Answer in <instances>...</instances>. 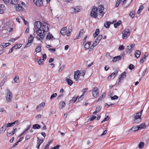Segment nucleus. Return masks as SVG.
I'll use <instances>...</instances> for the list:
<instances>
[{
	"label": "nucleus",
	"instance_id": "1",
	"mask_svg": "<svg viewBox=\"0 0 149 149\" xmlns=\"http://www.w3.org/2000/svg\"><path fill=\"white\" fill-rule=\"evenodd\" d=\"M49 25L47 22H44L42 24L39 21L36 22L33 30L34 31L36 30V38L38 40H43L49 30Z\"/></svg>",
	"mask_w": 149,
	"mask_h": 149
},
{
	"label": "nucleus",
	"instance_id": "2",
	"mask_svg": "<svg viewBox=\"0 0 149 149\" xmlns=\"http://www.w3.org/2000/svg\"><path fill=\"white\" fill-rule=\"evenodd\" d=\"M134 119L133 120V123H134L138 124L141 121V112H138L136 114H134Z\"/></svg>",
	"mask_w": 149,
	"mask_h": 149
},
{
	"label": "nucleus",
	"instance_id": "3",
	"mask_svg": "<svg viewBox=\"0 0 149 149\" xmlns=\"http://www.w3.org/2000/svg\"><path fill=\"white\" fill-rule=\"evenodd\" d=\"M13 94L12 92L8 89L7 90V95L6 96V99L8 102H11L12 100Z\"/></svg>",
	"mask_w": 149,
	"mask_h": 149
},
{
	"label": "nucleus",
	"instance_id": "4",
	"mask_svg": "<svg viewBox=\"0 0 149 149\" xmlns=\"http://www.w3.org/2000/svg\"><path fill=\"white\" fill-rule=\"evenodd\" d=\"M97 10L98 8L97 7H93L91 12V16L95 18H96L97 16Z\"/></svg>",
	"mask_w": 149,
	"mask_h": 149
},
{
	"label": "nucleus",
	"instance_id": "5",
	"mask_svg": "<svg viewBox=\"0 0 149 149\" xmlns=\"http://www.w3.org/2000/svg\"><path fill=\"white\" fill-rule=\"evenodd\" d=\"M123 38V39H126L127 38V37L129 36L130 33V30L128 29H126L122 32Z\"/></svg>",
	"mask_w": 149,
	"mask_h": 149
},
{
	"label": "nucleus",
	"instance_id": "6",
	"mask_svg": "<svg viewBox=\"0 0 149 149\" xmlns=\"http://www.w3.org/2000/svg\"><path fill=\"white\" fill-rule=\"evenodd\" d=\"M92 95L93 97L96 98L99 95V90L97 87L94 88L92 92Z\"/></svg>",
	"mask_w": 149,
	"mask_h": 149
},
{
	"label": "nucleus",
	"instance_id": "7",
	"mask_svg": "<svg viewBox=\"0 0 149 149\" xmlns=\"http://www.w3.org/2000/svg\"><path fill=\"white\" fill-rule=\"evenodd\" d=\"M97 8H98L97 11L99 12V15L102 17L104 14V13L103 12V10L104 9V6L103 5H100Z\"/></svg>",
	"mask_w": 149,
	"mask_h": 149
},
{
	"label": "nucleus",
	"instance_id": "8",
	"mask_svg": "<svg viewBox=\"0 0 149 149\" xmlns=\"http://www.w3.org/2000/svg\"><path fill=\"white\" fill-rule=\"evenodd\" d=\"M80 72L77 70L74 72V79L76 81H78L80 76Z\"/></svg>",
	"mask_w": 149,
	"mask_h": 149
},
{
	"label": "nucleus",
	"instance_id": "9",
	"mask_svg": "<svg viewBox=\"0 0 149 149\" xmlns=\"http://www.w3.org/2000/svg\"><path fill=\"white\" fill-rule=\"evenodd\" d=\"M33 36H32L31 35H30L29 37L28 38V42L26 43V45L29 46H30L31 43H32L33 41Z\"/></svg>",
	"mask_w": 149,
	"mask_h": 149
},
{
	"label": "nucleus",
	"instance_id": "10",
	"mask_svg": "<svg viewBox=\"0 0 149 149\" xmlns=\"http://www.w3.org/2000/svg\"><path fill=\"white\" fill-rule=\"evenodd\" d=\"M42 0H33L34 4L37 6L40 7L43 5Z\"/></svg>",
	"mask_w": 149,
	"mask_h": 149
},
{
	"label": "nucleus",
	"instance_id": "11",
	"mask_svg": "<svg viewBox=\"0 0 149 149\" xmlns=\"http://www.w3.org/2000/svg\"><path fill=\"white\" fill-rule=\"evenodd\" d=\"M15 8L16 10L17 11H22L24 9L23 7H22L20 4L16 5Z\"/></svg>",
	"mask_w": 149,
	"mask_h": 149
},
{
	"label": "nucleus",
	"instance_id": "12",
	"mask_svg": "<svg viewBox=\"0 0 149 149\" xmlns=\"http://www.w3.org/2000/svg\"><path fill=\"white\" fill-rule=\"evenodd\" d=\"M43 142V140L42 139H40L38 137H37V144L36 147L38 148V149H39L41 143H42Z\"/></svg>",
	"mask_w": 149,
	"mask_h": 149
},
{
	"label": "nucleus",
	"instance_id": "13",
	"mask_svg": "<svg viewBox=\"0 0 149 149\" xmlns=\"http://www.w3.org/2000/svg\"><path fill=\"white\" fill-rule=\"evenodd\" d=\"M72 12L73 13H76L79 12L81 9L79 7L77 6L74 8H72Z\"/></svg>",
	"mask_w": 149,
	"mask_h": 149
},
{
	"label": "nucleus",
	"instance_id": "14",
	"mask_svg": "<svg viewBox=\"0 0 149 149\" xmlns=\"http://www.w3.org/2000/svg\"><path fill=\"white\" fill-rule=\"evenodd\" d=\"M118 72V70H116L115 72H113L108 77V79H110L111 78H114L117 75Z\"/></svg>",
	"mask_w": 149,
	"mask_h": 149
},
{
	"label": "nucleus",
	"instance_id": "15",
	"mask_svg": "<svg viewBox=\"0 0 149 149\" xmlns=\"http://www.w3.org/2000/svg\"><path fill=\"white\" fill-rule=\"evenodd\" d=\"M126 75V72H124L122 73L120 75V77L119 78V81L118 83L122 80L123 79V78L125 77Z\"/></svg>",
	"mask_w": 149,
	"mask_h": 149
},
{
	"label": "nucleus",
	"instance_id": "16",
	"mask_svg": "<svg viewBox=\"0 0 149 149\" xmlns=\"http://www.w3.org/2000/svg\"><path fill=\"white\" fill-rule=\"evenodd\" d=\"M67 28L66 27H64L62 28L60 31V33L62 35H65L66 33V30Z\"/></svg>",
	"mask_w": 149,
	"mask_h": 149
},
{
	"label": "nucleus",
	"instance_id": "17",
	"mask_svg": "<svg viewBox=\"0 0 149 149\" xmlns=\"http://www.w3.org/2000/svg\"><path fill=\"white\" fill-rule=\"evenodd\" d=\"M88 89V88H86L84 89H82V92H83V93L82 94V95L79 98L78 101H81L82 100L81 97L82 96H83L84 95L85 93L86 92V91H87Z\"/></svg>",
	"mask_w": 149,
	"mask_h": 149
},
{
	"label": "nucleus",
	"instance_id": "18",
	"mask_svg": "<svg viewBox=\"0 0 149 149\" xmlns=\"http://www.w3.org/2000/svg\"><path fill=\"white\" fill-rule=\"evenodd\" d=\"M65 102L63 101H61L60 102L59 104V108L61 109L65 107Z\"/></svg>",
	"mask_w": 149,
	"mask_h": 149
},
{
	"label": "nucleus",
	"instance_id": "19",
	"mask_svg": "<svg viewBox=\"0 0 149 149\" xmlns=\"http://www.w3.org/2000/svg\"><path fill=\"white\" fill-rule=\"evenodd\" d=\"M121 58V57L120 56H115L113 58L112 61L113 62H115L117 61L120 60Z\"/></svg>",
	"mask_w": 149,
	"mask_h": 149
},
{
	"label": "nucleus",
	"instance_id": "20",
	"mask_svg": "<svg viewBox=\"0 0 149 149\" xmlns=\"http://www.w3.org/2000/svg\"><path fill=\"white\" fill-rule=\"evenodd\" d=\"M6 129V125H4L0 129V134L3 133Z\"/></svg>",
	"mask_w": 149,
	"mask_h": 149
},
{
	"label": "nucleus",
	"instance_id": "21",
	"mask_svg": "<svg viewBox=\"0 0 149 149\" xmlns=\"http://www.w3.org/2000/svg\"><path fill=\"white\" fill-rule=\"evenodd\" d=\"M45 103L44 102H42L37 107L36 109H38L43 108L45 107Z\"/></svg>",
	"mask_w": 149,
	"mask_h": 149
},
{
	"label": "nucleus",
	"instance_id": "22",
	"mask_svg": "<svg viewBox=\"0 0 149 149\" xmlns=\"http://www.w3.org/2000/svg\"><path fill=\"white\" fill-rule=\"evenodd\" d=\"M101 108V107L100 106H97L96 108L95 111L93 113V114L94 115L96 114L97 113L99 112L100 111Z\"/></svg>",
	"mask_w": 149,
	"mask_h": 149
},
{
	"label": "nucleus",
	"instance_id": "23",
	"mask_svg": "<svg viewBox=\"0 0 149 149\" xmlns=\"http://www.w3.org/2000/svg\"><path fill=\"white\" fill-rule=\"evenodd\" d=\"M135 56L136 58H138L141 54V52L139 50H137L135 52Z\"/></svg>",
	"mask_w": 149,
	"mask_h": 149
},
{
	"label": "nucleus",
	"instance_id": "24",
	"mask_svg": "<svg viewBox=\"0 0 149 149\" xmlns=\"http://www.w3.org/2000/svg\"><path fill=\"white\" fill-rule=\"evenodd\" d=\"M53 38V36H52V34H51L50 33H48L46 39L47 40H52V39Z\"/></svg>",
	"mask_w": 149,
	"mask_h": 149
},
{
	"label": "nucleus",
	"instance_id": "25",
	"mask_svg": "<svg viewBox=\"0 0 149 149\" xmlns=\"http://www.w3.org/2000/svg\"><path fill=\"white\" fill-rule=\"evenodd\" d=\"M40 126L38 124H36L33 125V128L34 129H39L40 128Z\"/></svg>",
	"mask_w": 149,
	"mask_h": 149
},
{
	"label": "nucleus",
	"instance_id": "26",
	"mask_svg": "<svg viewBox=\"0 0 149 149\" xmlns=\"http://www.w3.org/2000/svg\"><path fill=\"white\" fill-rule=\"evenodd\" d=\"M110 24L111 22H106L104 23V26L106 28H109Z\"/></svg>",
	"mask_w": 149,
	"mask_h": 149
},
{
	"label": "nucleus",
	"instance_id": "27",
	"mask_svg": "<svg viewBox=\"0 0 149 149\" xmlns=\"http://www.w3.org/2000/svg\"><path fill=\"white\" fill-rule=\"evenodd\" d=\"M100 33V30L99 29H97L95 31V33L93 34L94 37H96Z\"/></svg>",
	"mask_w": 149,
	"mask_h": 149
},
{
	"label": "nucleus",
	"instance_id": "28",
	"mask_svg": "<svg viewBox=\"0 0 149 149\" xmlns=\"http://www.w3.org/2000/svg\"><path fill=\"white\" fill-rule=\"evenodd\" d=\"M66 80L68 84L70 86H71L73 83L72 81L68 78L66 79Z\"/></svg>",
	"mask_w": 149,
	"mask_h": 149
},
{
	"label": "nucleus",
	"instance_id": "29",
	"mask_svg": "<svg viewBox=\"0 0 149 149\" xmlns=\"http://www.w3.org/2000/svg\"><path fill=\"white\" fill-rule=\"evenodd\" d=\"M146 127V125L144 124H141L138 126L139 129H143L145 128Z\"/></svg>",
	"mask_w": 149,
	"mask_h": 149
},
{
	"label": "nucleus",
	"instance_id": "30",
	"mask_svg": "<svg viewBox=\"0 0 149 149\" xmlns=\"http://www.w3.org/2000/svg\"><path fill=\"white\" fill-rule=\"evenodd\" d=\"M10 45V44L9 43H2L0 45L2 47H8V46Z\"/></svg>",
	"mask_w": 149,
	"mask_h": 149
},
{
	"label": "nucleus",
	"instance_id": "31",
	"mask_svg": "<svg viewBox=\"0 0 149 149\" xmlns=\"http://www.w3.org/2000/svg\"><path fill=\"white\" fill-rule=\"evenodd\" d=\"M139 128L138 127V126H133L132 128H131L132 130L134 132L136 131H137L138 130H139Z\"/></svg>",
	"mask_w": 149,
	"mask_h": 149
},
{
	"label": "nucleus",
	"instance_id": "32",
	"mask_svg": "<svg viewBox=\"0 0 149 149\" xmlns=\"http://www.w3.org/2000/svg\"><path fill=\"white\" fill-rule=\"evenodd\" d=\"M121 23V22L120 20H119L116 23L114 24V27L116 28L118 26H119Z\"/></svg>",
	"mask_w": 149,
	"mask_h": 149
},
{
	"label": "nucleus",
	"instance_id": "33",
	"mask_svg": "<svg viewBox=\"0 0 149 149\" xmlns=\"http://www.w3.org/2000/svg\"><path fill=\"white\" fill-rule=\"evenodd\" d=\"M19 77L17 75L15 76L14 79V82L15 83H18L19 82Z\"/></svg>",
	"mask_w": 149,
	"mask_h": 149
},
{
	"label": "nucleus",
	"instance_id": "34",
	"mask_svg": "<svg viewBox=\"0 0 149 149\" xmlns=\"http://www.w3.org/2000/svg\"><path fill=\"white\" fill-rule=\"evenodd\" d=\"M133 49V47H127L126 50L127 53L130 54L132 51Z\"/></svg>",
	"mask_w": 149,
	"mask_h": 149
},
{
	"label": "nucleus",
	"instance_id": "35",
	"mask_svg": "<svg viewBox=\"0 0 149 149\" xmlns=\"http://www.w3.org/2000/svg\"><path fill=\"white\" fill-rule=\"evenodd\" d=\"M105 95L106 94L105 93H104L100 96L97 101H99L100 100H101L103 98L105 97Z\"/></svg>",
	"mask_w": 149,
	"mask_h": 149
},
{
	"label": "nucleus",
	"instance_id": "36",
	"mask_svg": "<svg viewBox=\"0 0 149 149\" xmlns=\"http://www.w3.org/2000/svg\"><path fill=\"white\" fill-rule=\"evenodd\" d=\"M102 38V36L101 35H100L97 37V38L95 40H96L97 41L99 42L100 40Z\"/></svg>",
	"mask_w": 149,
	"mask_h": 149
},
{
	"label": "nucleus",
	"instance_id": "37",
	"mask_svg": "<svg viewBox=\"0 0 149 149\" xmlns=\"http://www.w3.org/2000/svg\"><path fill=\"white\" fill-rule=\"evenodd\" d=\"M135 14V12L134 11H132L130 13L129 15L132 17V18H133L134 17Z\"/></svg>",
	"mask_w": 149,
	"mask_h": 149
},
{
	"label": "nucleus",
	"instance_id": "38",
	"mask_svg": "<svg viewBox=\"0 0 149 149\" xmlns=\"http://www.w3.org/2000/svg\"><path fill=\"white\" fill-rule=\"evenodd\" d=\"M146 58L145 57H142L140 60V63L141 64H143L146 60Z\"/></svg>",
	"mask_w": 149,
	"mask_h": 149
},
{
	"label": "nucleus",
	"instance_id": "39",
	"mask_svg": "<svg viewBox=\"0 0 149 149\" xmlns=\"http://www.w3.org/2000/svg\"><path fill=\"white\" fill-rule=\"evenodd\" d=\"M78 97V96H77V97L76 96H75V97L74 96L73 97L72 99L70 100V101H72V102H73L74 103L77 100Z\"/></svg>",
	"mask_w": 149,
	"mask_h": 149
},
{
	"label": "nucleus",
	"instance_id": "40",
	"mask_svg": "<svg viewBox=\"0 0 149 149\" xmlns=\"http://www.w3.org/2000/svg\"><path fill=\"white\" fill-rule=\"evenodd\" d=\"M18 0H12L10 3L13 5H15L18 3Z\"/></svg>",
	"mask_w": 149,
	"mask_h": 149
},
{
	"label": "nucleus",
	"instance_id": "41",
	"mask_svg": "<svg viewBox=\"0 0 149 149\" xmlns=\"http://www.w3.org/2000/svg\"><path fill=\"white\" fill-rule=\"evenodd\" d=\"M44 61L42 59H40L38 61V63L40 65H42L43 64Z\"/></svg>",
	"mask_w": 149,
	"mask_h": 149
},
{
	"label": "nucleus",
	"instance_id": "42",
	"mask_svg": "<svg viewBox=\"0 0 149 149\" xmlns=\"http://www.w3.org/2000/svg\"><path fill=\"white\" fill-rule=\"evenodd\" d=\"M144 145V144L143 142H140L139 145V147L140 148H141L143 147Z\"/></svg>",
	"mask_w": 149,
	"mask_h": 149
},
{
	"label": "nucleus",
	"instance_id": "43",
	"mask_svg": "<svg viewBox=\"0 0 149 149\" xmlns=\"http://www.w3.org/2000/svg\"><path fill=\"white\" fill-rule=\"evenodd\" d=\"M99 43V42L97 41L96 40H95L94 42L93 43L91 47H95Z\"/></svg>",
	"mask_w": 149,
	"mask_h": 149
},
{
	"label": "nucleus",
	"instance_id": "44",
	"mask_svg": "<svg viewBox=\"0 0 149 149\" xmlns=\"http://www.w3.org/2000/svg\"><path fill=\"white\" fill-rule=\"evenodd\" d=\"M57 96V94L56 93H54L52 94L50 97V99L52 100L54 97H56Z\"/></svg>",
	"mask_w": 149,
	"mask_h": 149
},
{
	"label": "nucleus",
	"instance_id": "45",
	"mask_svg": "<svg viewBox=\"0 0 149 149\" xmlns=\"http://www.w3.org/2000/svg\"><path fill=\"white\" fill-rule=\"evenodd\" d=\"M41 47H36V52L37 53H39L41 51Z\"/></svg>",
	"mask_w": 149,
	"mask_h": 149
},
{
	"label": "nucleus",
	"instance_id": "46",
	"mask_svg": "<svg viewBox=\"0 0 149 149\" xmlns=\"http://www.w3.org/2000/svg\"><path fill=\"white\" fill-rule=\"evenodd\" d=\"M109 116H107L106 118H105L101 122V123H102L106 121H107L109 120Z\"/></svg>",
	"mask_w": 149,
	"mask_h": 149
},
{
	"label": "nucleus",
	"instance_id": "47",
	"mask_svg": "<svg viewBox=\"0 0 149 149\" xmlns=\"http://www.w3.org/2000/svg\"><path fill=\"white\" fill-rule=\"evenodd\" d=\"M91 43V42H87L85 44L84 47H90Z\"/></svg>",
	"mask_w": 149,
	"mask_h": 149
},
{
	"label": "nucleus",
	"instance_id": "48",
	"mask_svg": "<svg viewBox=\"0 0 149 149\" xmlns=\"http://www.w3.org/2000/svg\"><path fill=\"white\" fill-rule=\"evenodd\" d=\"M147 70V69L146 68L143 71V72L142 73V75H141L142 77H143L144 76Z\"/></svg>",
	"mask_w": 149,
	"mask_h": 149
},
{
	"label": "nucleus",
	"instance_id": "49",
	"mask_svg": "<svg viewBox=\"0 0 149 149\" xmlns=\"http://www.w3.org/2000/svg\"><path fill=\"white\" fill-rule=\"evenodd\" d=\"M111 98L112 100H115V99H118V97L117 95H115L113 97H111Z\"/></svg>",
	"mask_w": 149,
	"mask_h": 149
},
{
	"label": "nucleus",
	"instance_id": "50",
	"mask_svg": "<svg viewBox=\"0 0 149 149\" xmlns=\"http://www.w3.org/2000/svg\"><path fill=\"white\" fill-rule=\"evenodd\" d=\"M11 123L12 126H14L15 124H16L17 125H18V122L17 120H15L14 122Z\"/></svg>",
	"mask_w": 149,
	"mask_h": 149
},
{
	"label": "nucleus",
	"instance_id": "51",
	"mask_svg": "<svg viewBox=\"0 0 149 149\" xmlns=\"http://www.w3.org/2000/svg\"><path fill=\"white\" fill-rule=\"evenodd\" d=\"M134 68V66L132 64H130L129 67V68L130 70H132Z\"/></svg>",
	"mask_w": 149,
	"mask_h": 149
},
{
	"label": "nucleus",
	"instance_id": "52",
	"mask_svg": "<svg viewBox=\"0 0 149 149\" xmlns=\"http://www.w3.org/2000/svg\"><path fill=\"white\" fill-rule=\"evenodd\" d=\"M6 79H7L6 77H5V79H3L2 80V81L1 83V85L3 86V85L4 83L5 82V80Z\"/></svg>",
	"mask_w": 149,
	"mask_h": 149
},
{
	"label": "nucleus",
	"instance_id": "53",
	"mask_svg": "<svg viewBox=\"0 0 149 149\" xmlns=\"http://www.w3.org/2000/svg\"><path fill=\"white\" fill-rule=\"evenodd\" d=\"M121 0H117L116 4V7H117L119 6L120 2L121 1Z\"/></svg>",
	"mask_w": 149,
	"mask_h": 149
},
{
	"label": "nucleus",
	"instance_id": "54",
	"mask_svg": "<svg viewBox=\"0 0 149 149\" xmlns=\"http://www.w3.org/2000/svg\"><path fill=\"white\" fill-rule=\"evenodd\" d=\"M31 137V136L29 134L27 135L25 137V140H27L29 139Z\"/></svg>",
	"mask_w": 149,
	"mask_h": 149
},
{
	"label": "nucleus",
	"instance_id": "55",
	"mask_svg": "<svg viewBox=\"0 0 149 149\" xmlns=\"http://www.w3.org/2000/svg\"><path fill=\"white\" fill-rule=\"evenodd\" d=\"M86 72V71L85 70H82L81 73V76H84Z\"/></svg>",
	"mask_w": 149,
	"mask_h": 149
},
{
	"label": "nucleus",
	"instance_id": "56",
	"mask_svg": "<svg viewBox=\"0 0 149 149\" xmlns=\"http://www.w3.org/2000/svg\"><path fill=\"white\" fill-rule=\"evenodd\" d=\"M64 65H63L62 66H61L60 68H59V69L58 70V72H61L62 71L63 69H64Z\"/></svg>",
	"mask_w": 149,
	"mask_h": 149
},
{
	"label": "nucleus",
	"instance_id": "57",
	"mask_svg": "<svg viewBox=\"0 0 149 149\" xmlns=\"http://www.w3.org/2000/svg\"><path fill=\"white\" fill-rule=\"evenodd\" d=\"M48 49L49 50V51L50 52H54L55 51V49L49 48Z\"/></svg>",
	"mask_w": 149,
	"mask_h": 149
},
{
	"label": "nucleus",
	"instance_id": "58",
	"mask_svg": "<svg viewBox=\"0 0 149 149\" xmlns=\"http://www.w3.org/2000/svg\"><path fill=\"white\" fill-rule=\"evenodd\" d=\"M84 32V30L83 29H81L80 31L79 34V35H82Z\"/></svg>",
	"mask_w": 149,
	"mask_h": 149
},
{
	"label": "nucleus",
	"instance_id": "59",
	"mask_svg": "<svg viewBox=\"0 0 149 149\" xmlns=\"http://www.w3.org/2000/svg\"><path fill=\"white\" fill-rule=\"evenodd\" d=\"M96 118V116H93L91 118L90 120L91 121L95 119Z\"/></svg>",
	"mask_w": 149,
	"mask_h": 149
},
{
	"label": "nucleus",
	"instance_id": "60",
	"mask_svg": "<svg viewBox=\"0 0 149 149\" xmlns=\"http://www.w3.org/2000/svg\"><path fill=\"white\" fill-rule=\"evenodd\" d=\"M46 55L45 54H44L42 56L43 60H45L46 58Z\"/></svg>",
	"mask_w": 149,
	"mask_h": 149
},
{
	"label": "nucleus",
	"instance_id": "61",
	"mask_svg": "<svg viewBox=\"0 0 149 149\" xmlns=\"http://www.w3.org/2000/svg\"><path fill=\"white\" fill-rule=\"evenodd\" d=\"M107 130H106L105 131H104L103 132V133L101 134V136H103L105 134H106L107 133Z\"/></svg>",
	"mask_w": 149,
	"mask_h": 149
},
{
	"label": "nucleus",
	"instance_id": "62",
	"mask_svg": "<svg viewBox=\"0 0 149 149\" xmlns=\"http://www.w3.org/2000/svg\"><path fill=\"white\" fill-rule=\"evenodd\" d=\"M15 47H12V48L10 49L9 52V53H10L12 52L14 49Z\"/></svg>",
	"mask_w": 149,
	"mask_h": 149
},
{
	"label": "nucleus",
	"instance_id": "63",
	"mask_svg": "<svg viewBox=\"0 0 149 149\" xmlns=\"http://www.w3.org/2000/svg\"><path fill=\"white\" fill-rule=\"evenodd\" d=\"M59 147V146L58 145L54 147V148H52L51 149H58Z\"/></svg>",
	"mask_w": 149,
	"mask_h": 149
},
{
	"label": "nucleus",
	"instance_id": "64",
	"mask_svg": "<svg viewBox=\"0 0 149 149\" xmlns=\"http://www.w3.org/2000/svg\"><path fill=\"white\" fill-rule=\"evenodd\" d=\"M72 27H70L69 28V29H68V32H71L72 31Z\"/></svg>",
	"mask_w": 149,
	"mask_h": 149
}]
</instances>
